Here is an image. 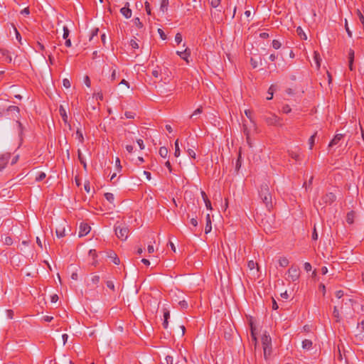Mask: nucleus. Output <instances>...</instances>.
Returning a JSON list of instances; mask_svg holds the SVG:
<instances>
[{
  "mask_svg": "<svg viewBox=\"0 0 364 364\" xmlns=\"http://www.w3.org/2000/svg\"><path fill=\"white\" fill-rule=\"evenodd\" d=\"M259 197L262 203L265 205L267 210L270 212L274 204L272 201V193L269 189V185L266 183L262 184L258 191Z\"/></svg>",
  "mask_w": 364,
  "mask_h": 364,
  "instance_id": "obj_1",
  "label": "nucleus"
},
{
  "mask_svg": "<svg viewBox=\"0 0 364 364\" xmlns=\"http://www.w3.org/2000/svg\"><path fill=\"white\" fill-rule=\"evenodd\" d=\"M6 114H8V115H9V114L11 113V117L14 120L16 121V122L18 125V134L20 136V141L21 142L23 140L22 134H23V124L18 120L19 116H20V109H19L18 107L14 106V105L9 106L6 109Z\"/></svg>",
  "mask_w": 364,
  "mask_h": 364,
  "instance_id": "obj_2",
  "label": "nucleus"
},
{
  "mask_svg": "<svg viewBox=\"0 0 364 364\" xmlns=\"http://www.w3.org/2000/svg\"><path fill=\"white\" fill-rule=\"evenodd\" d=\"M262 119L268 126L282 127V119L277 116L275 114L269 113L262 117Z\"/></svg>",
  "mask_w": 364,
  "mask_h": 364,
  "instance_id": "obj_3",
  "label": "nucleus"
},
{
  "mask_svg": "<svg viewBox=\"0 0 364 364\" xmlns=\"http://www.w3.org/2000/svg\"><path fill=\"white\" fill-rule=\"evenodd\" d=\"M114 230H115V234H116L117 237L119 240L124 241L127 239L129 232V230L128 227H127L125 225H123V224L118 225V223H117L114 226Z\"/></svg>",
  "mask_w": 364,
  "mask_h": 364,
  "instance_id": "obj_4",
  "label": "nucleus"
},
{
  "mask_svg": "<svg viewBox=\"0 0 364 364\" xmlns=\"http://www.w3.org/2000/svg\"><path fill=\"white\" fill-rule=\"evenodd\" d=\"M262 343L264 350V356L267 359V355H270L272 348V339L269 335L264 334L262 337Z\"/></svg>",
  "mask_w": 364,
  "mask_h": 364,
  "instance_id": "obj_5",
  "label": "nucleus"
},
{
  "mask_svg": "<svg viewBox=\"0 0 364 364\" xmlns=\"http://www.w3.org/2000/svg\"><path fill=\"white\" fill-rule=\"evenodd\" d=\"M288 278L292 281H297L300 277V269L296 265H291L287 271Z\"/></svg>",
  "mask_w": 364,
  "mask_h": 364,
  "instance_id": "obj_6",
  "label": "nucleus"
},
{
  "mask_svg": "<svg viewBox=\"0 0 364 364\" xmlns=\"http://www.w3.org/2000/svg\"><path fill=\"white\" fill-rule=\"evenodd\" d=\"M336 199V196L334 193L330 192L323 196L319 201L321 205H327L332 204Z\"/></svg>",
  "mask_w": 364,
  "mask_h": 364,
  "instance_id": "obj_7",
  "label": "nucleus"
},
{
  "mask_svg": "<svg viewBox=\"0 0 364 364\" xmlns=\"http://www.w3.org/2000/svg\"><path fill=\"white\" fill-rule=\"evenodd\" d=\"M11 158L10 153H5L0 155V171H1L8 164Z\"/></svg>",
  "mask_w": 364,
  "mask_h": 364,
  "instance_id": "obj_8",
  "label": "nucleus"
},
{
  "mask_svg": "<svg viewBox=\"0 0 364 364\" xmlns=\"http://www.w3.org/2000/svg\"><path fill=\"white\" fill-rule=\"evenodd\" d=\"M90 226L87 223L80 225L79 237L87 235L90 231Z\"/></svg>",
  "mask_w": 364,
  "mask_h": 364,
  "instance_id": "obj_9",
  "label": "nucleus"
},
{
  "mask_svg": "<svg viewBox=\"0 0 364 364\" xmlns=\"http://www.w3.org/2000/svg\"><path fill=\"white\" fill-rule=\"evenodd\" d=\"M120 13L126 18H129L132 16V11L129 9V3L127 2L124 7L120 9Z\"/></svg>",
  "mask_w": 364,
  "mask_h": 364,
  "instance_id": "obj_10",
  "label": "nucleus"
},
{
  "mask_svg": "<svg viewBox=\"0 0 364 364\" xmlns=\"http://www.w3.org/2000/svg\"><path fill=\"white\" fill-rule=\"evenodd\" d=\"M344 135L342 134H337L334 136L333 139L330 141L328 146L332 147L335 145L338 144L340 141L343 138Z\"/></svg>",
  "mask_w": 364,
  "mask_h": 364,
  "instance_id": "obj_11",
  "label": "nucleus"
},
{
  "mask_svg": "<svg viewBox=\"0 0 364 364\" xmlns=\"http://www.w3.org/2000/svg\"><path fill=\"white\" fill-rule=\"evenodd\" d=\"M176 54L188 62L187 59L191 55V50L189 48H186L183 51H177Z\"/></svg>",
  "mask_w": 364,
  "mask_h": 364,
  "instance_id": "obj_12",
  "label": "nucleus"
},
{
  "mask_svg": "<svg viewBox=\"0 0 364 364\" xmlns=\"http://www.w3.org/2000/svg\"><path fill=\"white\" fill-rule=\"evenodd\" d=\"M289 156L294 159L296 161H299L301 160L300 159V153L299 151H294V150H289L288 151Z\"/></svg>",
  "mask_w": 364,
  "mask_h": 364,
  "instance_id": "obj_13",
  "label": "nucleus"
},
{
  "mask_svg": "<svg viewBox=\"0 0 364 364\" xmlns=\"http://www.w3.org/2000/svg\"><path fill=\"white\" fill-rule=\"evenodd\" d=\"M60 115L62 117L63 121L65 124H68V115L63 105H60L59 107Z\"/></svg>",
  "mask_w": 364,
  "mask_h": 364,
  "instance_id": "obj_14",
  "label": "nucleus"
},
{
  "mask_svg": "<svg viewBox=\"0 0 364 364\" xmlns=\"http://www.w3.org/2000/svg\"><path fill=\"white\" fill-rule=\"evenodd\" d=\"M313 346V342L309 339H304L302 341V348L306 350H309Z\"/></svg>",
  "mask_w": 364,
  "mask_h": 364,
  "instance_id": "obj_15",
  "label": "nucleus"
},
{
  "mask_svg": "<svg viewBox=\"0 0 364 364\" xmlns=\"http://www.w3.org/2000/svg\"><path fill=\"white\" fill-rule=\"evenodd\" d=\"M333 316L334 317L336 322L339 323L341 321L340 312L336 306L333 307Z\"/></svg>",
  "mask_w": 364,
  "mask_h": 364,
  "instance_id": "obj_16",
  "label": "nucleus"
},
{
  "mask_svg": "<svg viewBox=\"0 0 364 364\" xmlns=\"http://www.w3.org/2000/svg\"><path fill=\"white\" fill-rule=\"evenodd\" d=\"M354 218H355V212L353 210L348 212L346 215V222L348 224H353L354 222Z\"/></svg>",
  "mask_w": 364,
  "mask_h": 364,
  "instance_id": "obj_17",
  "label": "nucleus"
},
{
  "mask_svg": "<svg viewBox=\"0 0 364 364\" xmlns=\"http://www.w3.org/2000/svg\"><path fill=\"white\" fill-rule=\"evenodd\" d=\"M289 259H287V257H281L279 259V264L280 267H286L289 265Z\"/></svg>",
  "mask_w": 364,
  "mask_h": 364,
  "instance_id": "obj_18",
  "label": "nucleus"
},
{
  "mask_svg": "<svg viewBox=\"0 0 364 364\" xmlns=\"http://www.w3.org/2000/svg\"><path fill=\"white\" fill-rule=\"evenodd\" d=\"M169 5V1L168 0H161V4H160V9L163 12H166L168 9V6Z\"/></svg>",
  "mask_w": 364,
  "mask_h": 364,
  "instance_id": "obj_19",
  "label": "nucleus"
},
{
  "mask_svg": "<svg viewBox=\"0 0 364 364\" xmlns=\"http://www.w3.org/2000/svg\"><path fill=\"white\" fill-rule=\"evenodd\" d=\"M77 158H78L80 164H82L84 169L85 171H87V164H86V162L84 160V158H83V156L82 155V153H81L80 150H78V151H77Z\"/></svg>",
  "mask_w": 364,
  "mask_h": 364,
  "instance_id": "obj_20",
  "label": "nucleus"
},
{
  "mask_svg": "<svg viewBox=\"0 0 364 364\" xmlns=\"http://www.w3.org/2000/svg\"><path fill=\"white\" fill-rule=\"evenodd\" d=\"M168 151L166 147H165V146L160 147L159 154L161 157L166 158L168 156Z\"/></svg>",
  "mask_w": 364,
  "mask_h": 364,
  "instance_id": "obj_21",
  "label": "nucleus"
},
{
  "mask_svg": "<svg viewBox=\"0 0 364 364\" xmlns=\"http://www.w3.org/2000/svg\"><path fill=\"white\" fill-rule=\"evenodd\" d=\"M56 235L58 237H63L65 235V228L64 227H59L56 229Z\"/></svg>",
  "mask_w": 364,
  "mask_h": 364,
  "instance_id": "obj_22",
  "label": "nucleus"
},
{
  "mask_svg": "<svg viewBox=\"0 0 364 364\" xmlns=\"http://www.w3.org/2000/svg\"><path fill=\"white\" fill-rule=\"evenodd\" d=\"M211 229H212L211 221L210 219V215H209V214H208V215H206V230H205L206 234L210 232L211 231Z\"/></svg>",
  "mask_w": 364,
  "mask_h": 364,
  "instance_id": "obj_23",
  "label": "nucleus"
},
{
  "mask_svg": "<svg viewBox=\"0 0 364 364\" xmlns=\"http://www.w3.org/2000/svg\"><path fill=\"white\" fill-rule=\"evenodd\" d=\"M296 33H297L298 36H299L301 39L306 40V38H307L306 35L305 34L303 29L300 26H299L296 28Z\"/></svg>",
  "mask_w": 364,
  "mask_h": 364,
  "instance_id": "obj_24",
  "label": "nucleus"
},
{
  "mask_svg": "<svg viewBox=\"0 0 364 364\" xmlns=\"http://www.w3.org/2000/svg\"><path fill=\"white\" fill-rule=\"evenodd\" d=\"M250 331H251V336H252V341H254L255 343H257L255 327L253 326L252 323H250Z\"/></svg>",
  "mask_w": 364,
  "mask_h": 364,
  "instance_id": "obj_25",
  "label": "nucleus"
},
{
  "mask_svg": "<svg viewBox=\"0 0 364 364\" xmlns=\"http://www.w3.org/2000/svg\"><path fill=\"white\" fill-rule=\"evenodd\" d=\"M105 198L112 204H114V196L112 193H105Z\"/></svg>",
  "mask_w": 364,
  "mask_h": 364,
  "instance_id": "obj_26",
  "label": "nucleus"
},
{
  "mask_svg": "<svg viewBox=\"0 0 364 364\" xmlns=\"http://www.w3.org/2000/svg\"><path fill=\"white\" fill-rule=\"evenodd\" d=\"M247 267L248 268L250 269V270H252L255 269V267H257V271H259V266H258V264L255 262H254L253 260H250L248 262H247Z\"/></svg>",
  "mask_w": 364,
  "mask_h": 364,
  "instance_id": "obj_27",
  "label": "nucleus"
},
{
  "mask_svg": "<svg viewBox=\"0 0 364 364\" xmlns=\"http://www.w3.org/2000/svg\"><path fill=\"white\" fill-rule=\"evenodd\" d=\"M316 134H317V132H316L309 139V149H313Z\"/></svg>",
  "mask_w": 364,
  "mask_h": 364,
  "instance_id": "obj_28",
  "label": "nucleus"
},
{
  "mask_svg": "<svg viewBox=\"0 0 364 364\" xmlns=\"http://www.w3.org/2000/svg\"><path fill=\"white\" fill-rule=\"evenodd\" d=\"M274 90V85H272L268 90V96L267 97V100H272L273 98Z\"/></svg>",
  "mask_w": 364,
  "mask_h": 364,
  "instance_id": "obj_29",
  "label": "nucleus"
},
{
  "mask_svg": "<svg viewBox=\"0 0 364 364\" xmlns=\"http://www.w3.org/2000/svg\"><path fill=\"white\" fill-rule=\"evenodd\" d=\"M203 112V106H200L198 108H197L193 113L191 115V118H193L197 114H201Z\"/></svg>",
  "mask_w": 364,
  "mask_h": 364,
  "instance_id": "obj_30",
  "label": "nucleus"
},
{
  "mask_svg": "<svg viewBox=\"0 0 364 364\" xmlns=\"http://www.w3.org/2000/svg\"><path fill=\"white\" fill-rule=\"evenodd\" d=\"M175 152H174V156L176 157H178L179 155H180V149H179V145H178V139H177L176 141H175Z\"/></svg>",
  "mask_w": 364,
  "mask_h": 364,
  "instance_id": "obj_31",
  "label": "nucleus"
},
{
  "mask_svg": "<svg viewBox=\"0 0 364 364\" xmlns=\"http://www.w3.org/2000/svg\"><path fill=\"white\" fill-rule=\"evenodd\" d=\"M12 27L14 28V31H15V34H16V39L18 40V41L21 43V34L20 33L18 32V31L17 30V28H16L15 25L14 24H11Z\"/></svg>",
  "mask_w": 364,
  "mask_h": 364,
  "instance_id": "obj_32",
  "label": "nucleus"
},
{
  "mask_svg": "<svg viewBox=\"0 0 364 364\" xmlns=\"http://www.w3.org/2000/svg\"><path fill=\"white\" fill-rule=\"evenodd\" d=\"M282 46V43L278 41V40H273L272 41V47L277 50L279 48H280Z\"/></svg>",
  "mask_w": 364,
  "mask_h": 364,
  "instance_id": "obj_33",
  "label": "nucleus"
},
{
  "mask_svg": "<svg viewBox=\"0 0 364 364\" xmlns=\"http://www.w3.org/2000/svg\"><path fill=\"white\" fill-rule=\"evenodd\" d=\"M134 23L136 25V26L139 28H141L143 27V23L140 21V18L136 17L134 19Z\"/></svg>",
  "mask_w": 364,
  "mask_h": 364,
  "instance_id": "obj_34",
  "label": "nucleus"
},
{
  "mask_svg": "<svg viewBox=\"0 0 364 364\" xmlns=\"http://www.w3.org/2000/svg\"><path fill=\"white\" fill-rule=\"evenodd\" d=\"M314 176H311L308 182H304L303 187H305L306 190H307L308 188H310L312 182H313Z\"/></svg>",
  "mask_w": 364,
  "mask_h": 364,
  "instance_id": "obj_35",
  "label": "nucleus"
},
{
  "mask_svg": "<svg viewBox=\"0 0 364 364\" xmlns=\"http://www.w3.org/2000/svg\"><path fill=\"white\" fill-rule=\"evenodd\" d=\"M282 111L283 113L288 114L291 112V109L289 105H284L282 108Z\"/></svg>",
  "mask_w": 364,
  "mask_h": 364,
  "instance_id": "obj_36",
  "label": "nucleus"
},
{
  "mask_svg": "<svg viewBox=\"0 0 364 364\" xmlns=\"http://www.w3.org/2000/svg\"><path fill=\"white\" fill-rule=\"evenodd\" d=\"M345 29L348 33V36L350 37V38H352V32L350 30L349 27H348V21L346 19H345Z\"/></svg>",
  "mask_w": 364,
  "mask_h": 364,
  "instance_id": "obj_37",
  "label": "nucleus"
},
{
  "mask_svg": "<svg viewBox=\"0 0 364 364\" xmlns=\"http://www.w3.org/2000/svg\"><path fill=\"white\" fill-rule=\"evenodd\" d=\"M314 59H315L317 67L319 68L320 67L319 53L316 51L314 52Z\"/></svg>",
  "mask_w": 364,
  "mask_h": 364,
  "instance_id": "obj_38",
  "label": "nucleus"
},
{
  "mask_svg": "<svg viewBox=\"0 0 364 364\" xmlns=\"http://www.w3.org/2000/svg\"><path fill=\"white\" fill-rule=\"evenodd\" d=\"M355 53L352 48H350L348 50V60H354Z\"/></svg>",
  "mask_w": 364,
  "mask_h": 364,
  "instance_id": "obj_39",
  "label": "nucleus"
},
{
  "mask_svg": "<svg viewBox=\"0 0 364 364\" xmlns=\"http://www.w3.org/2000/svg\"><path fill=\"white\" fill-rule=\"evenodd\" d=\"M175 41L178 45L182 42V35L180 33H177L175 36Z\"/></svg>",
  "mask_w": 364,
  "mask_h": 364,
  "instance_id": "obj_40",
  "label": "nucleus"
},
{
  "mask_svg": "<svg viewBox=\"0 0 364 364\" xmlns=\"http://www.w3.org/2000/svg\"><path fill=\"white\" fill-rule=\"evenodd\" d=\"M69 34H70V31H69L68 28L67 26H64L63 27V38L64 39L68 38Z\"/></svg>",
  "mask_w": 364,
  "mask_h": 364,
  "instance_id": "obj_41",
  "label": "nucleus"
},
{
  "mask_svg": "<svg viewBox=\"0 0 364 364\" xmlns=\"http://www.w3.org/2000/svg\"><path fill=\"white\" fill-rule=\"evenodd\" d=\"M4 243L6 245H11L13 244V240L11 237L7 236L5 237Z\"/></svg>",
  "mask_w": 364,
  "mask_h": 364,
  "instance_id": "obj_42",
  "label": "nucleus"
},
{
  "mask_svg": "<svg viewBox=\"0 0 364 364\" xmlns=\"http://www.w3.org/2000/svg\"><path fill=\"white\" fill-rule=\"evenodd\" d=\"M46 178V173L43 172H41L36 178V181H43Z\"/></svg>",
  "mask_w": 364,
  "mask_h": 364,
  "instance_id": "obj_43",
  "label": "nucleus"
},
{
  "mask_svg": "<svg viewBox=\"0 0 364 364\" xmlns=\"http://www.w3.org/2000/svg\"><path fill=\"white\" fill-rule=\"evenodd\" d=\"M84 189L87 193L90 191V183L89 181H86L84 184Z\"/></svg>",
  "mask_w": 364,
  "mask_h": 364,
  "instance_id": "obj_44",
  "label": "nucleus"
},
{
  "mask_svg": "<svg viewBox=\"0 0 364 364\" xmlns=\"http://www.w3.org/2000/svg\"><path fill=\"white\" fill-rule=\"evenodd\" d=\"M76 135L77 136L80 141L81 143H82L83 141H84V137H83L82 132L80 130L77 129V132H76Z\"/></svg>",
  "mask_w": 364,
  "mask_h": 364,
  "instance_id": "obj_45",
  "label": "nucleus"
},
{
  "mask_svg": "<svg viewBox=\"0 0 364 364\" xmlns=\"http://www.w3.org/2000/svg\"><path fill=\"white\" fill-rule=\"evenodd\" d=\"M221 0H210V4L213 7L216 8L220 4Z\"/></svg>",
  "mask_w": 364,
  "mask_h": 364,
  "instance_id": "obj_46",
  "label": "nucleus"
},
{
  "mask_svg": "<svg viewBox=\"0 0 364 364\" xmlns=\"http://www.w3.org/2000/svg\"><path fill=\"white\" fill-rule=\"evenodd\" d=\"M91 281L94 284H97L100 282V277L98 275H94Z\"/></svg>",
  "mask_w": 364,
  "mask_h": 364,
  "instance_id": "obj_47",
  "label": "nucleus"
},
{
  "mask_svg": "<svg viewBox=\"0 0 364 364\" xmlns=\"http://www.w3.org/2000/svg\"><path fill=\"white\" fill-rule=\"evenodd\" d=\"M130 46L134 49L139 48V44L137 43V42L135 40H133V39L131 40Z\"/></svg>",
  "mask_w": 364,
  "mask_h": 364,
  "instance_id": "obj_48",
  "label": "nucleus"
},
{
  "mask_svg": "<svg viewBox=\"0 0 364 364\" xmlns=\"http://www.w3.org/2000/svg\"><path fill=\"white\" fill-rule=\"evenodd\" d=\"M250 64L253 68H256L258 66V62L255 58H251Z\"/></svg>",
  "mask_w": 364,
  "mask_h": 364,
  "instance_id": "obj_49",
  "label": "nucleus"
},
{
  "mask_svg": "<svg viewBox=\"0 0 364 364\" xmlns=\"http://www.w3.org/2000/svg\"><path fill=\"white\" fill-rule=\"evenodd\" d=\"M357 14H358V16L359 17V19H360L361 23L364 26V16L362 14V13L360 12V10L357 11Z\"/></svg>",
  "mask_w": 364,
  "mask_h": 364,
  "instance_id": "obj_50",
  "label": "nucleus"
},
{
  "mask_svg": "<svg viewBox=\"0 0 364 364\" xmlns=\"http://www.w3.org/2000/svg\"><path fill=\"white\" fill-rule=\"evenodd\" d=\"M304 268L306 272H310L312 269L311 264L309 262H305Z\"/></svg>",
  "mask_w": 364,
  "mask_h": 364,
  "instance_id": "obj_51",
  "label": "nucleus"
},
{
  "mask_svg": "<svg viewBox=\"0 0 364 364\" xmlns=\"http://www.w3.org/2000/svg\"><path fill=\"white\" fill-rule=\"evenodd\" d=\"M63 85L65 88H69L70 87V82L68 79H63Z\"/></svg>",
  "mask_w": 364,
  "mask_h": 364,
  "instance_id": "obj_52",
  "label": "nucleus"
},
{
  "mask_svg": "<svg viewBox=\"0 0 364 364\" xmlns=\"http://www.w3.org/2000/svg\"><path fill=\"white\" fill-rule=\"evenodd\" d=\"M158 33L160 35V37H161V39H163V40H166V35L165 34V33L164 32V31L162 29L159 28L158 29Z\"/></svg>",
  "mask_w": 364,
  "mask_h": 364,
  "instance_id": "obj_53",
  "label": "nucleus"
},
{
  "mask_svg": "<svg viewBox=\"0 0 364 364\" xmlns=\"http://www.w3.org/2000/svg\"><path fill=\"white\" fill-rule=\"evenodd\" d=\"M117 78V71L116 69H113L112 71V74L110 76V80L112 82L114 81Z\"/></svg>",
  "mask_w": 364,
  "mask_h": 364,
  "instance_id": "obj_54",
  "label": "nucleus"
},
{
  "mask_svg": "<svg viewBox=\"0 0 364 364\" xmlns=\"http://www.w3.org/2000/svg\"><path fill=\"white\" fill-rule=\"evenodd\" d=\"M145 10L148 15H151V6L148 1L145 2Z\"/></svg>",
  "mask_w": 364,
  "mask_h": 364,
  "instance_id": "obj_55",
  "label": "nucleus"
},
{
  "mask_svg": "<svg viewBox=\"0 0 364 364\" xmlns=\"http://www.w3.org/2000/svg\"><path fill=\"white\" fill-rule=\"evenodd\" d=\"M161 75V70L157 68L156 70H154L152 71V75L155 77H159V76Z\"/></svg>",
  "mask_w": 364,
  "mask_h": 364,
  "instance_id": "obj_56",
  "label": "nucleus"
},
{
  "mask_svg": "<svg viewBox=\"0 0 364 364\" xmlns=\"http://www.w3.org/2000/svg\"><path fill=\"white\" fill-rule=\"evenodd\" d=\"M125 117L128 119H134L135 114L132 112H126L124 114Z\"/></svg>",
  "mask_w": 364,
  "mask_h": 364,
  "instance_id": "obj_57",
  "label": "nucleus"
},
{
  "mask_svg": "<svg viewBox=\"0 0 364 364\" xmlns=\"http://www.w3.org/2000/svg\"><path fill=\"white\" fill-rule=\"evenodd\" d=\"M84 82L87 87H90L91 86L90 79L87 75L85 77Z\"/></svg>",
  "mask_w": 364,
  "mask_h": 364,
  "instance_id": "obj_58",
  "label": "nucleus"
},
{
  "mask_svg": "<svg viewBox=\"0 0 364 364\" xmlns=\"http://www.w3.org/2000/svg\"><path fill=\"white\" fill-rule=\"evenodd\" d=\"M107 287L109 288L110 289L114 291V283L112 281H107L106 282Z\"/></svg>",
  "mask_w": 364,
  "mask_h": 364,
  "instance_id": "obj_59",
  "label": "nucleus"
},
{
  "mask_svg": "<svg viewBox=\"0 0 364 364\" xmlns=\"http://www.w3.org/2000/svg\"><path fill=\"white\" fill-rule=\"evenodd\" d=\"M344 295V292L342 290H338L336 292V296L338 298V299H341L343 296Z\"/></svg>",
  "mask_w": 364,
  "mask_h": 364,
  "instance_id": "obj_60",
  "label": "nucleus"
},
{
  "mask_svg": "<svg viewBox=\"0 0 364 364\" xmlns=\"http://www.w3.org/2000/svg\"><path fill=\"white\" fill-rule=\"evenodd\" d=\"M89 255L92 257L93 259H95L97 257V252L95 250H90L89 251Z\"/></svg>",
  "mask_w": 364,
  "mask_h": 364,
  "instance_id": "obj_61",
  "label": "nucleus"
},
{
  "mask_svg": "<svg viewBox=\"0 0 364 364\" xmlns=\"http://www.w3.org/2000/svg\"><path fill=\"white\" fill-rule=\"evenodd\" d=\"M21 14L22 15H25V16H28V15H29V14H30V9H29V8H28V7L25 8L24 9H23V10L21 11Z\"/></svg>",
  "mask_w": 364,
  "mask_h": 364,
  "instance_id": "obj_62",
  "label": "nucleus"
},
{
  "mask_svg": "<svg viewBox=\"0 0 364 364\" xmlns=\"http://www.w3.org/2000/svg\"><path fill=\"white\" fill-rule=\"evenodd\" d=\"M112 262L115 264H119L120 263V259L117 256L116 254H114V257H112Z\"/></svg>",
  "mask_w": 364,
  "mask_h": 364,
  "instance_id": "obj_63",
  "label": "nucleus"
},
{
  "mask_svg": "<svg viewBox=\"0 0 364 364\" xmlns=\"http://www.w3.org/2000/svg\"><path fill=\"white\" fill-rule=\"evenodd\" d=\"M166 362L167 364H173V358L170 355L166 356Z\"/></svg>",
  "mask_w": 364,
  "mask_h": 364,
  "instance_id": "obj_64",
  "label": "nucleus"
}]
</instances>
